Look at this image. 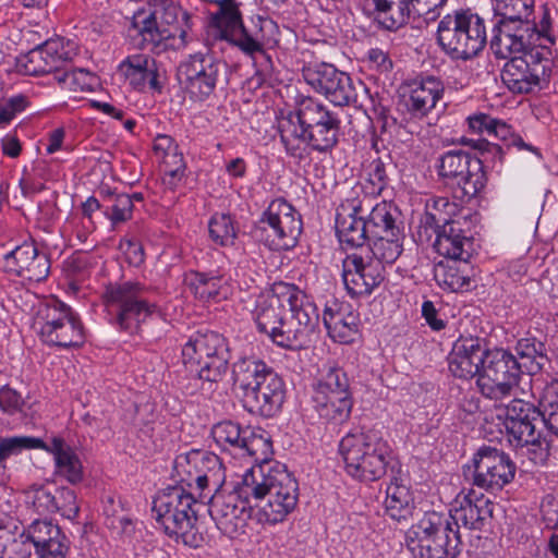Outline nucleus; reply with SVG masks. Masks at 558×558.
<instances>
[{
	"label": "nucleus",
	"instance_id": "nucleus-38",
	"mask_svg": "<svg viewBox=\"0 0 558 558\" xmlns=\"http://www.w3.org/2000/svg\"><path fill=\"white\" fill-rule=\"evenodd\" d=\"M44 448V440L33 436L0 437V485H5L11 478L8 461L25 450Z\"/></svg>",
	"mask_w": 558,
	"mask_h": 558
},
{
	"label": "nucleus",
	"instance_id": "nucleus-8",
	"mask_svg": "<svg viewBox=\"0 0 558 558\" xmlns=\"http://www.w3.org/2000/svg\"><path fill=\"white\" fill-rule=\"evenodd\" d=\"M437 169L438 175L450 187L452 197L461 204L475 198L487 183L483 161L461 149L444 153Z\"/></svg>",
	"mask_w": 558,
	"mask_h": 558
},
{
	"label": "nucleus",
	"instance_id": "nucleus-9",
	"mask_svg": "<svg viewBox=\"0 0 558 558\" xmlns=\"http://www.w3.org/2000/svg\"><path fill=\"white\" fill-rule=\"evenodd\" d=\"M218 5V11L209 16V33L216 39L226 40L240 48L251 57L253 65L268 68L271 59L264 45L251 36L243 25L242 15L234 0H210Z\"/></svg>",
	"mask_w": 558,
	"mask_h": 558
},
{
	"label": "nucleus",
	"instance_id": "nucleus-26",
	"mask_svg": "<svg viewBox=\"0 0 558 558\" xmlns=\"http://www.w3.org/2000/svg\"><path fill=\"white\" fill-rule=\"evenodd\" d=\"M201 349L204 351L203 380L206 395L215 390L228 371V349L225 338L215 331L199 332Z\"/></svg>",
	"mask_w": 558,
	"mask_h": 558
},
{
	"label": "nucleus",
	"instance_id": "nucleus-58",
	"mask_svg": "<svg viewBox=\"0 0 558 558\" xmlns=\"http://www.w3.org/2000/svg\"><path fill=\"white\" fill-rule=\"evenodd\" d=\"M216 72H196L189 77L187 89L197 97H207L215 88Z\"/></svg>",
	"mask_w": 558,
	"mask_h": 558
},
{
	"label": "nucleus",
	"instance_id": "nucleus-56",
	"mask_svg": "<svg viewBox=\"0 0 558 558\" xmlns=\"http://www.w3.org/2000/svg\"><path fill=\"white\" fill-rule=\"evenodd\" d=\"M132 210V197L128 194H117L112 197V204L106 207L105 214L113 223H119L130 219Z\"/></svg>",
	"mask_w": 558,
	"mask_h": 558
},
{
	"label": "nucleus",
	"instance_id": "nucleus-28",
	"mask_svg": "<svg viewBox=\"0 0 558 558\" xmlns=\"http://www.w3.org/2000/svg\"><path fill=\"white\" fill-rule=\"evenodd\" d=\"M41 450L53 457L54 475L76 485L84 480V466L76 450L61 437H53L50 444L44 441Z\"/></svg>",
	"mask_w": 558,
	"mask_h": 558
},
{
	"label": "nucleus",
	"instance_id": "nucleus-60",
	"mask_svg": "<svg viewBox=\"0 0 558 558\" xmlns=\"http://www.w3.org/2000/svg\"><path fill=\"white\" fill-rule=\"evenodd\" d=\"M535 25L536 40L537 43L542 39L547 40L550 44L555 43V36L553 32V17L551 10L547 3L539 8L538 21H533Z\"/></svg>",
	"mask_w": 558,
	"mask_h": 558
},
{
	"label": "nucleus",
	"instance_id": "nucleus-6",
	"mask_svg": "<svg viewBox=\"0 0 558 558\" xmlns=\"http://www.w3.org/2000/svg\"><path fill=\"white\" fill-rule=\"evenodd\" d=\"M339 453L345 472L361 482H375L387 473L391 463V448L373 433L353 430L342 437Z\"/></svg>",
	"mask_w": 558,
	"mask_h": 558
},
{
	"label": "nucleus",
	"instance_id": "nucleus-15",
	"mask_svg": "<svg viewBox=\"0 0 558 558\" xmlns=\"http://www.w3.org/2000/svg\"><path fill=\"white\" fill-rule=\"evenodd\" d=\"M109 305L118 306L117 323L122 330L132 332L151 314L153 305L145 298V289L137 282L110 287L106 292Z\"/></svg>",
	"mask_w": 558,
	"mask_h": 558
},
{
	"label": "nucleus",
	"instance_id": "nucleus-11",
	"mask_svg": "<svg viewBox=\"0 0 558 558\" xmlns=\"http://www.w3.org/2000/svg\"><path fill=\"white\" fill-rule=\"evenodd\" d=\"M522 374L517 357L504 349H487L483 372L476 379L481 395L495 402V407L504 405V401L513 396Z\"/></svg>",
	"mask_w": 558,
	"mask_h": 558
},
{
	"label": "nucleus",
	"instance_id": "nucleus-33",
	"mask_svg": "<svg viewBox=\"0 0 558 558\" xmlns=\"http://www.w3.org/2000/svg\"><path fill=\"white\" fill-rule=\"evenodd\" d=\"M434 247L437 253L448 259L468 262L471 257L472 242L461 229L460 222L449 223L435 230Z\"/></svg>",
	"mask_w": 558,
	"mask_h": 558
},
{
	"label": "nucleus",
	"instance_id": "nucleus-46",
	"mask_svg": "<svg viewBox=\"0 0 558 558\" xmlns=\"http://www.w3.org/2000/svg\"><path fill=\"white\" fill-rule=\"evenodd\" d=\"M171 487L160 492L153 500V512L155 513L156 522L163 530V532L172 536L174 530V510L172 508Z\"/></svg>",
	"mask_w": 558,
	"mask_h": 558
},
{
	"label": "nucleus",
	"instance_id": "nucleus-48",
	"mask_svg": "<svg viewBox=\"0 0 558 558\" xmlns=\"http://www.w3.org/2000/svg\"><path fill=\"white\" fill-rule=\"evenodd\" d=\"M374 238L375 241L369 248L373 256H368L369 260H379L384 265V263H393L400 256L402 245L399 241V235L392 238L385 234Z\"/></svg>",
	"mask_w": 558,
	"mask_h": 558
},
{
	"label": "nucleus",
	"instance_id": "nucleus-54",
	"mask_svg": "<svg viewBox=\"0 0 558 558\" xmlns=\"http://www.w3.org/2000/svg\"><path fill=\"white\" fill-rule=\"evenodd\" d=\"M56 500V512L60 513L63 518L74 521L80 513V506L75 492L69 487H60L53 490Z\"/></svg>",
	"mask_w": 558,
	"mask_h": 558
},
{
	"label": "nucleus",
	"instance_id": "nucleus-51",
	"mask_svg": "<svg viewBox=\"0 0 558 558\" xmlns=\"http://www.w3.org/2000/svg\"><path fill=\"white\" fill-rule=\"evenodd\" d=\"M197 515L190 513V517H179L177 508V542L181 539L182 544L190 548H198L204 542L202 533L195 526Z\"/></svg>",
	"mask_w": 558,
	"mask_h": 558
},
{
	"label": "nucleus",
	"instance_id": "nucleus-3",
	"mask_svg": "<svg viewBox=\"0 0 558 558\" xmlns=\"http://www.w3.org/2000/svg\"><path fill=\"white\" fill-rule=\"evenodd\" d=\"M242 494L259 507L258 522L277 524L295 509L299 485L284 465L267 461L243 474Z\"/></svg>",
	"mask_w": 558,
	"mask_h": 558
},
{
	"label": "nucleus",
	"instance_id": "nucleus-61",
	"mask_svg": "<svg viewBox=\"0 0 558 558\" xmlns=\"http://www.w3.org/2000/svg\"><path fill=\"white\" fill-rule=\"evenodd\" d=\"M24 399L16 390L9 386L0 388V409L7 414H15L22 411Z\"/></svg>",
	"mask_w": 558,
	"mask_h": 558
},
{
	"label": "nucleus",
	"instance_id": "nucleus-34",
	"mask_svg": "<svg viewBox=\"0 0 558 558\" xmlns=\"http://www.w3.org/2000/svg\"><path fill=\"white\" fill-rule=\"evenodd\" d=\"M407 86L409 88L407 107L415 117L427 114L436 106L444 92L441 82L434 76L415 80L408 83Z\"/></svg>",
	"mask_w": 558,
	"mask_h": 558
},
{
	"label": "nucleus",
	"instance_id": "nucleus-32",
	"mask_svg": "<svg viewBox=\"0 0 558 558\" xmlns=\"http://www.w3.org/2000/svg\"><path fill=\"white\" fill-rule=\"evenodd\" d=\"M323 323L329 337L340 343L352 342L359 330L357 315L351 311L350 305L343 303L327 304L323 313Z\"/></svg>",
	"mask_w": 558,
	"mask_h": 558
},
{
	"label": "nucleus",
	"instance_id": "nucleus-39",
	"mask_svg": "<svg viewBox=\"0 0 558 558\" xmlns=\"http://www.w3.org/2000/svg\"><path fill=\"white\" fill-rule=\"evenodd\" d=\"M411 0H374L378 23L388 31H397L414 17Z\"/></svg>",
	"mask_w": 558,
	"mask_h": 558
},
{
	"label": "nucleus",
	"instance_id": "nucleus-52",
	"mask_svg": "<svg viewBox=\"0 0 558 558\" xmlns=\"http://www.w3.org/2000/svg\"><path fill=\"white\" fill-rule=\"evenodd\" d=\"M209 234L211 239L221 244H233L236 238V228L230 215H216L209 221Z\"/></svg>",
	"mask_w": 558,
	"mask_h": 558
},
{
	"label": "nucleus",
	"instance_id": "nucleus-35",
	"mask_svg": "<svg viewBox=\"0 0 558 558\" xmlns=\"http://www.w3.org/2000/svg\"><path fill=\"white\" fill-rule=\"evenodd\" d=\"M314 409L319 417L335 424L345 422L351 414L353 400L351 392H338L336 395L314 393Z\"/></svg>",
	"mask_w": 558,
	"mask_h": 558
},
{
	"label": "nucleus",
	"instance_id": "nucleus-50",
	"mask_svg": "<svg viewBox=\"0 0 558 558\" xmlns=\"http://www.w3.org/2000/svg\"><path fill=\"white\" fill-rule=\"evenodd\" d=\"M331 385H335L339 392H350L349 378L345 372L337 365L324 366L315 385L314 393H326L330 391Z\"/></svg>",
	"mask_w": 558,
	"mask_h": 558
},
{
	"label": "nucleus",
	"instance_id": "nucleus-36",
	"mask_svg": "<svg viewBox=\"0 0 558 558\" xmlns=\"http://www.w3.org/2000/svg\"><path fill=\"white\" fill-rule=\"evenodd\" d=\"M384 505L386 513L396 521L408 520L415 509L410 487L397 477L387 486Z\"/></svg>",
	"mask_w": 558,
	"mask_h": 558
},
{
	"label": "nucleus",
	"instance_id": "nucleus-25",
	"mask_svg": "<svg viewBox=\"0 0 558 558\" xmlns=\"http://www.w3.org/2000/svg\"><path fill=\"white\" fill-rule=\"evenodd\" d=\"M37 558H65L70 543L58 524L51 520H34L25 531Z\"/></svg>",
	"mask_w": 558,
	"mask_h": 558
},
{
	"label": "nucleus",
	"instance_id": "nucleus-27",
	"mask_svg": "<svg viewBox=\"0 0 558 558\" xmlns=\"http://www.w3.org/2000/svg\"><path fill=\"white\" fill-rule=\"evenodd\" d=\"M304 78L332 104L343 107L356 97L353 81L348 72H303Z\"/></svg>",
	"mask_w": 558,
	"mask_h": 558
},
{
	"label": "nucleus",
	"instance_id": "nucleus-41",
	"mask_svg": "<svg viewBox=\"0 0 558 558\" xmlns=\"http://www.w3.org/2000/svg\"><path fill=\"white\" fill-rule=\"evenodd\" d=\"M225 282L221 276H209L198 271H190L183 278L184 288L202 301L226 298Z\"/></svg>",
	"mask_w": 558,
	"mask_h": 558
},
{
	"label": "nucleus",
	"instance_id": "nucleus-45",
	"mask_svg": "<svg viewBox=\"0 0 558 558\" xmlns=\"http://www.w3.org/2000/svg\"><path fill=\"white\" fill-rule=\"evenodd\" d=\"M534 0H496L494 16L489 23L530 19Z\"/></svg>",
	"mask_w": 558,
	"mask_h": 558
},
{
	"label": "nucleus",
	"instance_id": "nucleus-59",
	"mask_svg": "<svg viewBox=\"0 0 558 558\" xmlns=\"http://www.w3.org/2000/svg\"><path fill=\"white\" fill-rule=\"evenodd\" d=\"M411 8L415 17H424L426 21L437 20L449 0H411Z\"/></svg>",
	"mask_w": 558,
	"mask_h": 558
},
{
	"label": "nucleus",
	"instance_id": "nucleus-40",
	"mask_svg": "<svg viewBox=\"0 0 558 558\" xmlns=\"http://www.w3.org/2000/svg\"><path fill=\"white\" fill-rule=\"evenodd\" d=\"M466 269V262L461 265L459 259L440 260L434 265V279L444 290L462 291L468 289L471 282Z\"/></svg>",
	"mask_w": 558,
	"mask_h": 558
},
{
	"label": "nucleus",
	"instance_id": "nucleus-17",
	"mask_svg": "<svg viewBox=\"0 0 558 558\" xmlns=\"http://www.w3.org/2000/svg\"><path fill=\"white\" fill-rule=\"evenodd\" d=\"M0 267L9 275L39 282L49 275L50 260L45 253L38 251L34 241H24L3 253Z\"/></svg>",
	"mask_w": 558,
	"mask_h": 558
},
{
	"label": "nucleus",
	"instance_id": "nucleus-63",
	"mask_svg": "<svg viewBox=\"0 0 558 558\" xmlns=\"http://www.w3.org/2000/svg\"><path fill=\"white\" fill-rule=\"evenodd\" d=\"M461 143L471 146L473 149L478 150L482 155L488 154L494 158L502 159L504 150L498 144L490 143L485 138H466L462 137Z\"/></svg>",
	"mask_w": 558,
	"mask_h": 558
},
{
	"label": "nucleus",
	"instance_id": "nucleus-20",
	"mask_svg": "<svg viewBox=\"0 0 558 558\" xmlns=\"http://www.w3.org/2000/svg\"><path fill=\"white\" fill-rule=\"evenodd\" d=\"M385 266L379 260H369L368 255H347L342 262V281L352 298L368 296L384 280Z\"/></svg>",
	"mask_w": 558,
	"mask_h": 558
},
{
	"label": "nucleus",
	"instance_id": "nucleus-22",
	"mask_svg": "<svg viewBox=\"0 0 558 558\" xmlns=\"http://www.w3.org/2000/svg\"><path fill=\"white\" fill-rule=\"evenodd\" d=\"M182 368L177 371L178 384L186 396L206 395L203 380L204 351L201 349L199 331L180 338Z\"/></svg>",
	"mask_w": 558,
	"mask_h": 558
},
{
	"label": "nucleus",
	"instance_id": "nucleus-10",
	"mask_svg": "<svg viewBox=\"0 0 558 558\" xmlns=\"http://www.w3.org/2000/svg\"><path fill=\"white\" fill-rule=\"evenodd\" d=\"M301 215L284 198L271 201L255 229V236L271 251L293 248L302 233Z\"/></svg>",
	"mask_w": 558,
	"mask_h": 558
},
{
	"label": "nucleus",
	"instance_id": "nucleus-43",
	"mask_svg": "<svg viewBox=\"0 0 558 558\" xmlns=\"http://www.w3.org/2000/svg\"><path fill=\"white\" fill-rule=\"evenodd\" d=\"M456 210V203L450 202L449 198L433 197L425 204V215L422 223L434 231L449 223H456L457 221L452 219Z\"/></svg>",
	"mask_w": 558,
	"mask_h": 558
},
{
	"label": "nucleus",
	"instance_id": "nucleus-13",
	"mask_svg": "<svg viewBox=\"0 0 558 558\" xmlns=\"http://www.w3.org/2000/svg\"><path fill=\"white\" fill-rule=\"evenodd\" d=\"M39 337L47 345L60 349L80 348L86 340L78 314L59 300L46 305Z\"/></svg>",
	"mask_w": 558,
	"mask_h": 558
},
{
	"label": "nucleus",
	"instance_id": "nucleus-44",
	"mask_svg": "<svg viewBox=\"0 0 558 558\" xmlns=\"http://www.w3.org/2000/svg\"><path fill=\"white\" fill-rule=\"evenodd\" d=\"M510 63L515 70L522 69V63L526 66L541 65L542 70L558 69V61L551 58V51L539 41L531 45L524 52H519L512 57Z\"/></svg>",
	"mask_w": 558,
	"mask_h": 558
},
{
	"label": "nucleus",
	"instance_id": "nucleus-5",
	"mask_svg": "<svg viewBox=\"0 0 558 558\" xmlns=\"http://www.w3.org/2000/svg\"><path fill=\"white\" fill-rule=\"evenodd\" d=\"M543 407L541 412L521 399H512L505 405V427L512 446L539 445L541 434L536 430L539 422L558 436V379L547 387Z\"/></svg>",
	"mask_w": 558,
	"mask_h": 558
},
{
	"label": "nucleus",
	"instance_id": "nucleus-4",
	"mask_svg": "<svg viewBox=\"0 0 558 558\" xmlns=\"http://www.w3.org/2000/svg\"><path fill=\"white\" fill-rule=\"evenodd\" d=\"M234 385L242 391L244 408L252 414L274 417L286 399L282 377L257 357L239 359L232 367Z\"/></svg>",
	"mask_w": 558,
	"mask_h": 558
},
{
	"label": "nucleus",
	"instance_id": "nucleus-49",
	"mask_svg": "<svg viewBox=\"0 0 558 558\" xmlns=\"http://www.w3.org/2000/svg\"><path fill=\"white\" fill-rule=\"evenodd\" d=\"M542 74L543 77L533 72H500V77L510 92L523 94L532 92L533 87L539 86L542 81L548 82L549 77H545L547 72Z\"/></svg>",
	"mask_w": 558,
	"mask_h": 558
},
{
	"label": "nucleus",
	"instance_id": "nucleus-7",
	"mask_svg": "<svg viewBox=\"0 0 558 558\" xmlns=\"http://www.w3.org/2000/svg\"><path fill=\"white\" fill-rule=\"evenodd\" d=\"M405 543L413 558H456L461 534L446 514L430 511L409 529Z\"/></svg>",
	"mask_w": 558,
	"mask_h": 558
},
{
	"label": "nucleus",
	"instance_id": "nucleus-47",
	"mask_svg": "<svg viewBox=\"0 0 558 558\" xmlns=\"http://www.w3.org/2000/svg\"><path fill=\"white\" fill-rule=\"evenodd\" d=\"M51 178L46 160H36L31 170H24L20 184L24 195L35 194L45 189V182Z\"/></svg>",
	"mask_w": 558,
	"mask_h": 558
},
{
	"label": "nucleus",
	"instance_id": "nucleus-42",
	"mask_svg": "<svg viewBox=\"0 0 558 558\" xmlns=\"http://www.w3.org/2000/svg\"><path fill=\"white\" fill-rule=\"evenodd\" d=\"M397 208L390 203L380 202L372 207L366 221L371 236L387 235L396 236L400 228L396 223Z\"/></svg>",
	"mask_w": 558,
	"mask_h": 558
},
{
	"label": "nucleus",
	"instance_id": "nucleus-64",
	"mask_svg": "<svg viewBox=\"0 0 558 558\" xmlns=\"http://www.w3.org/2000/svg\"><path fill=\"white\" fill-rule=\"evenodd\" d=\"M469 129L474 133H486L490 135L492 126L495 125V119L486 113L470 116L468 119Z\"/></svg>",
	"mask_w": 558,
	"mask_h": 558
},
{
	"label": "nucleus",
	"instance_id": "nucleus-19",
	"mask_svg": "<svg viewBox=\"0 0 558 558\" xmlns=\"http://www.w3.org/2000/svg\"><path fill=\"white\" fill-rule=\"evenodd\" d=\"M492 25L490 47L497 58L510 59L535 45V25L530 19L509 22H494Z\"/></svg>",
	"mask_w": 558,
	"mask_h": 558
},
{
	"label": "nucleus",
	"instance_id": "nucleus-53",
	"mask_svg": "<svg viewBox=\"0 0 558 558\" xmlns=\"http://www.w3.org/2000/svg\"><path fill=\"white\" fill-rule=\"evenodd\" d=\"M367 178L363 189L367 195H380L388 185L385 163L380 158L372 160L366 169Z\"/></svg>",
	"mask_w": 558,
	"mask_h": 558
},
{
	"label": "nucleus",
	"instance_id": "nucleus-12",
	"mask_svg": "<svg viewBox=\"0 0 558 558\" xmlns=\"http://www.w3.org/2000/svg\"><path fill=\"white\" fill-rule=\"evenodd\" d=\"M211 436L223 450L254 462L265 463L272 454V442L265 430L253 426H241L233 421H222L214 425Z\"/></svg>",
	"mask_w": 558,
	"mask_h": 558
},
{
	"label": "nucleus",
	"instance_id": "nucleus-37",
	"mask_svg": "<svg viewBox=\"0 0 558 558\" xmlns=\"http://www.w3.org/2000/svg\"><path fill=\"white\" fill-rule=\"evenodd\" d=\"M464 9H458L446 14L437 26V43L452 59L459 60L462 38V21Z\"/></svg>",
	"mask_w": 558,
	"mask_h": 558
},
{
	"label": "nucleus",
	"instance_id": "nucleus-30",
	"mask_svg": "<svg viewBox=\"0 0 558 558\" xmlns=\"http://www.w3.org/2000/svg\"><path fill=\"white\" fill-rule=\"evenodd\" d=\"M174 23V11L171 8L163 11L156 10L149 15L137 13L134 15L132 29L142 37L141 44L154 45L159 47L163 40L172 37L170 28Z\"/></svg>",
	"mask_w": 558,
	"mask_h": 558
},
{
	"label": "nucleus",
	"instance_id": "nucleus-21",
	"mask_svg": "<svg viewBox=\"0 0 558 558\" xmlns=\"http://www.w3.org/2000/svg\"><path fill=\"white\" fill-rule=\"evenodd\" d=\"M494 513V504L483 493L469 489L462 490L449 510L448 519L453 529L464 527L469 531H483Z\"/></svg>",
	"mask_w": 558,
	"mask_h": 558
},
{
	"label": "nucleus",
	"instance_id": "nucleus-29",
	"mask_svg": "<svg viewBox=\"0 0 558 558\" xmlns=\"http://www.w3.org/2000/svg\"><path fill=\"white\" fill-rule=\"evenodd\" d=\"M63 47V38H50L20 57L17 65L26 70H45L47 66L49 70H60L58 62L73 59L74 46L69 44L66 51L59 53V48Z\"/></svg>",
	"mask_w": 558,
	"mask_h": 558
},
{
	"label": "nucleus",
	"instance_id": "nucleus-55",
	"mask_svg": "<svg viewBox=\"0 0 558 558\" xmlns=\"http://www.w3.org/2000/svg\"><path fill=\"white\" fill-rule=\"evenodd\" d=\"M515 352L520 359L530 360L531 363H535L538 368L543 365L538 360H546L545 344L534 338L520 339L517 342Z\"/></svg>",
	"mask_w": 558,
	"mask_h": 558
},
{
	"label": "nucleus",
	"instance_id": "nucleus-31",
	"mask_svg": "<svg viewBox=\"0 0 558 558\" xmlns=\"http://www.w3.org/2000/svg\"><path fill=\"white\" fill-rule=\"evenodd\" d=\"M462 21V38L459 60H470L476 57L487 44V23L489 17L471 8L464 9Z\"/></svg>",
	"mask_w": 558,
	"mask_h": 558
},
{
	"label": "nucleus",
	"instance_id": "nucleus-16",
	"mask_svg": "<svg viewBox=\"0 0 558 558\" xmlns=\"http://www.w3.org/2000/svg\"><path fill=\"white\" fill-rule=\"evenodd\" d=\"M243 480L234 492H216L209 497L208 512L216 522L217 527L225 534H235L243 530L251 517V504L253 498H246L242 494Z\"/></svg>",
	"mask_w": 558,
	"mask_h": 558
},
{
	"label": "nucleus",
	"instance_id": "nucleus-57",
	"mask_svg": "<svg viewBox=\"0 0 558 558\" xmlns=\"http://www.w3.org/2000/svg\"><path fill=\"white\" fill-rule=\"evenodd\" d=\"M29 498L34 509L40 514L56 513V500L53 492L46 486L33 487L29 492Z\"/></svg>",
	"mask_w": 558,
	"mask_h": 558
},
{
	"label": "nucleus",
	"instance_id": "nucleus-24",
	"mask_svg": "<svg viewBox=\"0 0 558 558\" xmlns=\"http://www.w3.org/2000/svg\"><path fill=\"white\" fill-rule=\"evenodd\" d=\"M487 349L480 338L461 337L448 356L449 371L454 377L471 379L483 372Z\"/></svg>",
	"mask_w": 558,
	"mask_h": 558
},
{
	"label": "nucleus",
	"instance_id": "nucleus-18",
	"mask_svg": "<svg viewBox=\"0 0 558 558\" xmlns=\"http://www.w3.org/2000/svg\"><path fill=\"white\" fill-rule=\"evenodd\" d=\"M367 198L348 197L337 208L336 232L341 244L347 247H362L371 236L365 214L371 207Z\"/></svg>",
	"mask_w": 558,
	"mask_h": 558
},
{
	"label": "nucleus",
	"instance_id": "nucleus-62",
	"mask_svg": "<svg viewBox=\"0 0 558 558\" xmlns=\"http://www.w3.org/2000/svg\"><path fill=\"white\" fill-rule=\"evenodd\" d=\"M204 498H207L205 492H182L177 490V508L179 509V517H190V513L193 515H197V510L194 509V506L197 504L198 499L202 501Z\"/></svg>",
	"mask_w": 558,
	"mask_h": 558
},
{
	"label": "nucleus",
	"instance_id": "nucleus-14",
	"mask_svg": "<svg viewBox=\"0 0 558 558\" xmlns=\"http://www.w3.org/2000/svg\"><path fill=\"white\" fill-rule=\"evenodd\" d=\"M515 464L504 451L482 446L473 456L472 465L464 466V476L472 484L490 492L501 490L515 475Z\"/></svg>",
	"mask_w": 558,
	"mask_h": 558
},
{
	"label": "nucleus",
	"instance_id": "nucleus-23",
	"mask_svg": "<svg viewBox=\"0 0 558 558\" xmlns=\"http://www.w3.org/2000/svg\"><path fill=\"white\" fill-rule=\"evenodd\" d=\"M219 464L216 456L208 457L202 450L177 454V490L205 492L210 481V465Z\"/></svg>",
	"mask_w": 558,
	"mask_h": 558
},
{
	"label": "nucleus",
	"instance_id": "nucleus-2",
	"mask_svg": "<svg viewBox=\"0 0 558 558\" xmlns=\"http://www.w3.org/2000/svg\"><path fill=\"white\" fill-rule=\"evenodd\" d=\"M341 120L337 112L312 97L301 98L280 124V138L288 155L299 160L310 150L330 151L338 143Z\"/></svg>",
	"mask_w": 558,
	"mask_h": 558
},
{
	"label": "nucleus",
	"instance_id": "nucleus-1",
	"mask_svg": "<svg viewBox=\"0 0 558 558\" xmlns=\"http://www.w3.org/2000/svg\"><path fill=\"white\" fill-rule=\"evenodd\" d=\"M255 322L260 332L284 349H300L310 341L319 322L315 303L295 284L276 282L271 294L258 302Z\"/></svg>",
	"mask_w": 558,
	"mask_h": 558
}]
</instances>
